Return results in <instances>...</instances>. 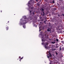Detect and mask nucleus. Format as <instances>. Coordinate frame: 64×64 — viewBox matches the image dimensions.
I'll return each mask as SVG.
<instances>
[{
  "instance_id": "nucleus-1",
  "label": "nucleus",
  "mask_w": 64,
  "mask_h": 64,
  "mask_svg": "<svg viewBox=\"0 0 64 64\" xmlns=\"http://www.w3.org/2000/svg\"><path fill=\"white\" fill-rule=\"evenodd\" d=\"M27 23V22L26 20H22L21 23L20 22V24L22 25H23V27L24 28H25L26 26H25V24Z\"/></svg>"
},
{
  "instance_id": "nucleus-2",
  "label": "nucleus",
  "mask_w": 64,
  "mask_h": 64,
  "mask_svg": "<svg viewBox=\"0 0 64 64\" xmlns=\"http://www.w3.org/2000/svg\"><path fill=\"white\" fill-rule=\"evenodd\" d=\"M48 52V53H49V54H48L47 55V56L48 58H49L50 57H52V56L51 53H50V51Z\"/></svg>"
},
{
  "instance_id": "nucleus-3",
  "label": "nucleus",
  "mask_w": 64,
  "mask_h": 64,
  "mask_svg": "<svg viewBox=\"0 0 64 64\" xmlns=\"http://www.w3.org/2000/svg\"><path fill=\"white\" fill-rule=\"evenodd\" d=\"M45 39L43 37H42V42H45Z\"/></svg>"
},
{
  "instance_id": "nucleus-4",
  "label": "nucleus",
  "mask_w": 64,
  "mask_h": 64,
  "mask_svg": "<svg viewBox=\"0 0 64 64\" xmlns=\"http://www.w3.org/2000/svg\"><path fill=\"white\" fill-rule=\"evenodd\" d=\"M6 30H8L9 29V27L8 26H7L6 27Z\"/></svg>"
},
{
  "instance_id": "nucleus-5",
  "label": "nucleus",
  "mask_w": 64,
  "mask_h": 64,
  "mask_svg": "<svg viewBox=\"0 0 64 64\" xmlns=\"http://www.w3.org/2000/svg\"><path fill=\"white\" fill-rule=\"evenodd\" d=\"M23 18H24L25 19H27V18L26 17V16H23Z\"/></svg>"
},
{
  "instance_id": "nucleus-6",
  "label": "nucleus",
  "mask_w": 64,
  "mask_h": 64,
  "mask_svg": "<svg viewBox=\"0 0 64 64\" xmlns=\"http://www.w3.org/2000/svg\"><path fill=\"white\" fill-rule=\"evenodd\" d=\"M45 48H48V45H45Z\"/></svg>"
},
{
  "instance_id": "nucleus-7",
  "label": "nucleus",
  "mask_w": 64,
  "mask_h": 64,
  "mask_svg": "<svg viewBox=\"0 0 64 64\" xmlns=\"http://www.w3.org/2000/svg\"><path fill=\"white\" fill-rule=\"evenodd\" d=\"M47 31L48 32H49V31H50V29L49 28H48L47 30Z\"/></svg>"
},
{
  "instance_id": "nucleus-8",
  "label": "nucleus",
  "mask_w": 64,
  "mask_h": 64,
  "mask_svg": "<svg viewBox=\"0 0 64 64\" xmlns=\"http://www.w3.org/2000/svg\"><path fill=\"white\" fill-rule=\"evenodd\" d=\"M52 44H55V42H52Z\"/></svg>"
},
{
  "instance_id": "nucleus-9",
  "label": "nucleus",
  "mask_w": 64,
  "mask_h": 64,
  "mask_svg": "<svg viewBox=\"0 0 64 64\" xmlns=\"http://www.w3.org/2000/svg\"><path fill=\"white\" fill-rule=\"evenodd\" d=\"M55 50H56V49L55 48H54L52 49V50L53 51H55Z\"/></svg>"
},
{
  "instance_id": "nucleus-10",
  "label": "nucleus",
  "mask_w": 64,
  "mask_h": 64,
  "mask_svg": "<svg viewBox=\"0 0 64 64\" xmlns=\"http://www.w3.org/2000/svg\"><path fill=\"white\" fill-rule=\"evenodd\" d=\"M30 1H29L28 2V4H30Z\"/></svg>"
},
{
  "instance_id": "nucleus-11",
  "label": "nucleus",
  "mask_w": 64,
  "mask_h": 64,
  "mask_svg": "<svg viewBox=\"0 0 64 64\" xmlns=\"http://www.w3.org/2000/svg\"><path fill=\"white\" fill-rule=\"evenodd\" d=\"M62 50L63 51H64V47H63L62 48Z\"/></svg>"
},
{
  "instance_id": "nucleus-12",
  "label": "nucleus",
  "mask_w": 64,
  "mask_h": 64,
  "mask_svg": "<svg viewBox=\"0 0 64 64\" xmlns=\"http://www.w3.org/2000/svg\"><path fill=\"white\" fill-rule=\"evenodd\" d=\"M61 43H62V44H64V42L63 41H62L61 42Z\"/></svg>"
},
{
  "instance_id": "nucleus-13",
  "label": "nucleus",
  "mask_w": 64,
  "mask_h": 64,
  "mask_svg": "<svg viewBox=\"0 0 64 64\" xmlns=\"http://www.w3.org/2000/svg\"><path fill=\"white\" fill-rule=\"evenodd\" d=\"M56 41H57V42H58V41H59V40H58V39H56Z\"/></svg>"
},
{
  "instance_id": "nucleus-14",
  "label": "nucleus",
  "mask_w": 64,
  "mask_h": 64,
  "mask_svg": "<svg viewBox=\"0 0 64 64\" xmlns=\"http://www.w3.org/2000/svg\"><path fill=\"white\" fill-rule=\"evenodd\" d=\"M52 2L53 3H55V2H54V0H53V1H52Z\"/></svg>"
},
{
  "instance_id": "nucleus-15",
  "label": "nucleus",
  "mask_w": 64,
  "mask_h": 64,
  "mask_svg": "<svg viewBox=\"0 0 64 64\" xmlns=\"http://www.w3.org/2000/svg\"><path fill=\"white\" fill-rule=\"evenodd\" d=\"M43 13L44 14H43V16H44V15H45L44 14H45V13L44 12H43Z\"/></svg>"
},
{
  "instance_id": "nucleus-16",
  "label": "nucleus",
  "mask_w": 64,
  "mask_h": 64,
  "mask_svg": "<svg viewBox=\"0 0 64 64\" xmlns=\"http://www.w3.org/2000/svg\"><path fill=\"white\" fill-rule=\"evenodd\" d=\"M41 10L42 11H43L44 10V9H43V8H42L41 9Z\"/></svg>"
},
{
  "instance_id": "nucleus-17",
  "label": "nucleus",
  "mask_w": 64,
  "mask_h": 64,
  "mask_svg": "<svg viewBox=\"0 0 64 64\" xmlns=\"http://www.w3.org/2000/svg\"><path fill=\"white\" fill-rule=\"evenodd\" d=\"M34 9V8H33V7H32L31 8V9L33 10V9Z\"/></svg>"
},
{
  "instance_id": "nucleus-18",
  "label": "nucleus",
  "mask_w": 64,
  "mask_h": 64,
  "mask_svg": "<svg viewBox=\"0 0 64 64\" xmlns=\"http://www.w3.org/2000/svg\"><path fill=\"white\" fill-rule=\"evenodd\" d=\"M48 45V43H46V45Z\"/></svg>"
},
{
  "instance_id": "nucleus-19",
  "label": "nucleus",
  "mask_w": 64,
  "mask_h": 64,
  "mask_svg": "<svg viewBox=\"0 0 64 64\" xmlns=\"http://www.w3.org/2000/svg\"><path fill=\"white\" fill-rule=\"evenodd\" d=\"M32 14H33V15H34V14H35V13L34 12H32Z\"/></svg>"
},
{
  "instance_id": "nucleus-20",
  "label": "nucleus",
  "mask_w": 64,
  "mask_h": 64,
  "mask_svg": "<svg viewBox=\"0 0 64 64\" xmlns=\"http://www.w3.org/2000/svg\"><path fill=\"white\" fill-rule=\"evenodd\" d=\"M61 48H60V51H61Z\"/></svg>"
},
{
  "instance_id": "nucleus-21",
  "label": "nucleus",
  "mask_w": 64,
  "mask_h": 64,
  "mask_svg": "<svg viewBox=\"0 0 64 64\" xmlns=\"http://www.w3.org/2000/svg\"><path fill=\"white\" fill-rule=\"evenodd\" d=\"M56 55H58V53L57 52H56Z\"/></svg>"
},
{
  "instance_id": "nucleus-22",
  "label": "nucleus",
  "mask_w": 64,
  "mask_h": 64,
  "mask_svg": "<svg viewBox=\"0 0 64 64\" xmlns=\"http://www.w3.org/2000/svg\"><path fill=\"white\" fill-rule=\"evenodd\" d=\"M42 45H44V42H42Z\"/></svg>"
},
{
  "instance_id": "nucleus-23",
  "label": "nucleus",
  "mask_w": 64,
  "mask_h": 64,
  "mask_svg": "<svg viewBox=\"0 0 64 64\" xmlns=\"http://www.w3.org/2000/svg\"><path fill=\"white\" fill-rule=\"evenodd\" d=\"M29 11H30V13H31V10H30Z\"/></svg>"
},
{
  "instance_id": "nucleus-24",
  "label": "nucleus",
  "mask_w": 64,
  "mask_h": 64,
  "mask_svg": "<svg viewBox=\"0 0 64 64\" xmlns=\"http://www.w3.org/2000/svg\"><path fill=\"white\" fill-rule=\"evenodd\" d=\"M56 48H58V46H56Z\"/></svg>"
},
{
  "instance_id": "nucleus-25",
  "label": "nucleus",
  "mask_w": 64,
  "mask_h": 64,
  "mask_svg": "<svg viewBox=\"0 0 64 64\" xmlns=\"http://www.w3.org/2000/svg\"><path fill=\"white\" fill-rule=\"evenodd\" d=\"M57 63H58V62H56V64H57Z\"/></svg>"
},
{
  "instance_id": "nucleus-26",
  "label": "nucleus",
  "mask_w": 64,
  "mask_h": 64,
  "mask_svg": "<svg viewBox=\"0 0 64 64\" xmlns=\"http://www.w3.org/2000/svg\"><path fill=\"white\" fill-rule=\"evenodd\" d=\"M62 4L61 3H60V5H61Z\"/></svg>"
},
{
  "instance_id": "nucleus-27",
  "label": "nucleus",
  "mask_w": 64,
  "mask_h": 64,
  "mask_svg": "<svg viewBox=\"0 0 64 64\" xmlns=\"http://www.w3.org/2000/svg\"><path fill=\"white\" fill-rule=\"evenodd\" d=\"M23 58V57H22L20 59L21 60V59H22Z\"/></svg>"
},
{
  "instance_id": "nucleus-28",
  "label": "nucleus",
  "mask_w": 64,
  "mask_h": 64,
  "mask_svg": "<svg viewBox=\"0 0 64 64\" xmlns=\"http://www.w3.org/2000/svg\"><path fill=\"white\" fill-rule=\"evenodd\" d=\"M19 58H20H20H21V56H19Z\"/></svg>"
},
{
  "instance_id": "nucleus-29",
  "label": "nucleus",
  "mask_w": 64,
  "mask_h": 64,
  "mask_svg": "<svg viewBox=\"0 0 64 64\" xmlns=\"http://www.w3.org/2000/svg\"><path fill=\"white\" fill-rule=\"evenodd\" d=\"M62 16H64V14H62Z\"/></svg>"
},
{
  "instance_id": "nucleus-30",
  "label": "nucleus",
  "mask_w": 64,
  "mask_h": 64,
  "mask_svg": "<svg viewBox=\"0 0 64 64\" xmlns=\"http://www.w3.org/2000/svg\"><path fill=\"white\" fill-rule=\"evenodd\" d=\"M44 22L45 23H46V21L45 20L44 21Z\"/></svg>"
},
{
  "instance_id": "nucleus-31",
  "label": "nucleus",
  "mask_w": 64,
  "mask_h": 64,
  "mask_svg": "<svg viewBox=\"0 0 64 64\" xmlns=\"http://www.w3.org/2000/svg\"><path fill=\"white\" fill-rule=\"evenodd\" d=\"M60 16V15H59V14H58V16Z\"/></svg>"
},
{
  "instance_id": "nucleus-32",
  "label": "nucleus",
  "mask_w": 64,
  "mask_h": 64,
  "mask_svg": "<svg viewBox=\"0 0 64 64\" xmlns=\"http://www.w3.org/2000/svg\"><path fill=\"white\" fill-rule=\"evenodd\" d=\"M8 24H8V23H9V21H8Z\"/></svg>"
},
{
  "instance_id": "nucleus-33",
  "label": "nucleus",
  "mask_w": 64,
  "mask_h": 64,
  "mask_svg": "<svg viewBox=\"0 0 64 64\" xmlns=\"http://www.w3.org/2000/svg\"><path fill=\"white\" fill-rule=\"evenodd\" d=\"M55 10H57V9H56V8H55Z\"/></svg>"
},
{
  "instance_id": "nucleus-34",
  "label": "nucleus",
  "mask_w": 64,
  "mask_h": 64,
  "mask_svg": "<svg viewBox=\"0 0 64 64\" xmlns=\"http://www.w3.org/2000/svg\"><path fill=\"white\" fill-rule=\"evenodd\" d=\"M45 21H46H46H47V20H46Z\"/></svg>"
},
{
  "instance_id": "nucleus-35",
  "label": "nucleus",
  "mask_w": 64,
  "mask_h": 64,
  "mask_svg": "<svg viewBox=\"0 0 64 64\" xmlns=\"http://www.w3.org/2000/svg\"><path fill=\"white\" fill-rule=\"evenodd\" d=\"M51 7H53V6H51Z\"/></svg>"
},
{
  "instance_id": "nucleus-36",
  "label": "nucleus",
  "mask_w": 64,
  "mask_h": 64,
  "mask_svg": "<svg viewBox=\"0 0 64 64\" xmlns=\"http://www.w3.org/2000/svg\"><path fill=\"white\" fill-rule=\"evenodd\" d=\"M20 61H21V59H20Z\"/></svg>"
},
{
  "instance_id": "nucleus-37",
  "label": "nucleus",
  "mask_w": 64,
  "mask_h": 64,
  "mask_svg": "<svg viewBox=\"0 0 64 64\" xmlns=\"http://www.w3.org/2000/svg\"><path fill=\"white\" fill-rule=\"evenodd\" d=\"M39 31H41V30H40Z\"/></svg>"
},
{
  "instance_id": "nucleus-38",
  "label": "nucleus",
  "mask_w": 64,
  "mask_h": 64,
  "mask_svg": "<svg viewBox=\"0 0 64 64\" xmlns=\"http://www.w3.org/2000/svg\"><path fill=\"white\" fill-rule=\"evenodd\" d=\"M59 27H60V26H59V27H58V28H59Z\"/></svg>"
},
{
  "instance_id": "nucleus-39",
  "label": "nucleus",
  "mask_w": 64,
  "mask_h": 64,
  "mask_svg": "<svg viewBox=\"0 0 64 64\" xmlns=\"http://www.w3.org/2000/svg\"><path fill=\"white\" fill-rule=\"evenodd\" d=\"M1 12H2V11H1Z\"/></svg>"
},
{
  "instance_id": "nucleus-40",
  "label": "nucleus",
  "mask_w": 64,
  "mask_h": 64,
  "mask_svg": "<svg viewBox=\"0 0 64 64\" xmlns=\"http://www.w3.org/2000/svg\"><path fill=\"white\" fill-rule=\"evenodd\" d=\"M6 24H7V23H6Z\"/></svg>"
},
{
  "instance_id": "nucleus-41",
  "label": "nucleus",
  "mask_w": 64,
  "mask_h": 64,
  "mask_svg": "<svg viewBox=\"0 0 64 64\" xmlns=\"http://www.w3.org/2000/svg\"><path fill=\"white\" fill-rule=\"evenodd\" d=\"M58 5H59V4H58Z\"/></svg>"
},
{
  "instance_id": "nucleus-42",
  "label": "nucleus",
  "mask_w": 64,
  "mask_h": 64,
  "mask_svg": "<svg viewBox=\"0 0 64 64\" xmlns=\"http://www.w3.org/2000/svg\"><path fill=\"white\" fill-rule=\"evenodd\" d=\"M63 32H64V31H63Z\"/></svg>"
},
{
  "instance_id": "nucleus-43",
  "label": "nucleus",
  "mask_w": 64,
  "mask_h": 64,
  "mask_svg": "<svg viewBox=\"0 0 64 64\" xmlns=\"http://www.w3.org/2000/svg\"><path fill=\"white\" fill-rule=\"evenodd\" d=\"M36 1H37V0H36Z\"/></svg>"
},
{
  "instance_id": "nucleus-44",
  "label": "nucleus",
  "mask_w": 64,
  "mask_h": 64,
  "mask_svg": "<svg viewBox=\"0 0 64 64\" xmlns=\"http://www.w3.org/2000/svg\"><path fill=\"white\" fill-rule=\"evenodd\" d=\"M36 1H37V0H36Z\"/></svg>"
},
{
  "instance_id": "nucleus-45",
  "label": "nucleus",
  "mask_w": 64,
  "mask_h": 64,
  "mask_svg": "<svg viewBox=\"0 0 64 64\" xmlns=\"http://www.w3.org/2000/svg\"><path fill=\"white\" fill-rule=\"evenodd\" d=\"M14 15H15V14H14Z\"/></svg>"
},
{
  "instance_id": "nucleus-46",
  "label": "nucleus",
  "mask_w": 64,
  "mask_h": 64,
  "mask_svg": "<svg viewBox=\"0 0 64 64\" xmlns=\"http://www.w3.org/2000/svg\"><path fill=\"white\" fill-rule=\"evenodd\" d=\"M50 64H51L50 63Z\"/></svg>"
}]
</instances>
